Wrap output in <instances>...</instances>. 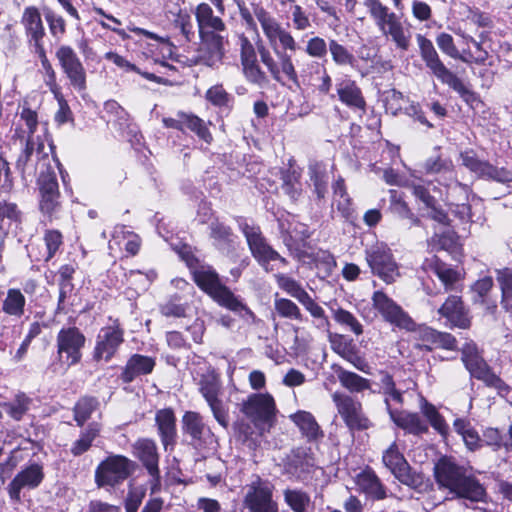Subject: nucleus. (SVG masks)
Returning a JSON list of instances; mask_svg holds the SVG:
<instances>
[{
  "instance_id": "obj_1",
  "label": "nucleus",
  "mask_w": 512,
  "mask_h": 512,
  "mask_svg": "<svg viewBox=\"0 0 512 512\" xmlns=\"http://www.w3.org/2000/svg\"><path fill=\"white\" fill-rule=\"evenodd\" d=\"M435 481L440 489H447L452 498L468 499L472 502L482 501L485 488L479 480L468 472L467 468L456 463L452 458L441 457L433 468Z\"/></svg>"
},
{
  "instance_id": "obj_2",
  "label": "nucleus",
  "mask_w": 512,
  "mask_h": 512,
  "mask_svg": "<svg viewBox=\"0 0 512 512\" xmlns=\"http://www.w3.org/2000/svg\"><path fill=\"white\" fill-rule=\"evenodd\" d=\"M417 43L421 59L433 76L456 91L466 103L472 105L478 100L476 93L466 87L463 81L445 66L431 40L418 34Z\"/></svg>"
},
{
  "instance_id": "obj_3",
  "label": "nucleus",
  "mask_w": 512,
  "mask_h": 512,
  "mask_svg": "<svg viewBox=\"0 0 512 512\" xmlns=\"http://www.w3.org/2000/svg\"><path fill=\"white\" fill-rule=\"evenodd\" d=\"M197 286L211 296L219 305L233 311H245L250 316L253 312L224 284L219 275L210 266L201 265L192 272Z\"/></svg>"
},
{
  "instance_id": "obj_4",
  "label": "nucleus",
  "mask_w": 512,
  "mask_h": 512,
  "mask_svg": "<svg viewBox=\"0 0 512 512\" xmlns=\"http://www.w3.org/2000/svg\"><path fill=\"white\" fill-rule=\"evenodd\" d=\"M461 360L472 378L482 381L487 387L496 389L499 394L509 392V386L493 372L480 354L476 344L469 342L463 345Z\"/></svg>"
},
{
  "instance_id": "obj_5",
  "label": "nucleus",
  "mask_w": 512,
  "mask_h": 512,
  "mask_svg": "<svg viewBox=\"0 0 512 512\" xmlns=\"http://www.w3.org/2000/svg\"><path fill=\"white\" fill-rule=\"evenodd\" d=\"M240 411L259 430L270 429L276 417L274 398L268 393H254L240 404Z\"/></svg>"
},
{
  "instance_id": "obj_6",
  "label": "nucleus",
  "mask_w": 512,
  "mask_h": 512,
  "mask_svg": "<svg viewBox=\"0 0 512 512\" xmlns=\"http://www.w3.org/2000/svg\"><path fill=\"white\" fill-rule=\"evenodd\" d=\"M135 468V462L126 456L110 455L97 466L95 483L98 487H115L128 479Z\"/></svg>"
},
{
  "instance_id": "obj_7",
  "label": "nucleus",
  "mask_w": 512,
  "mask_h": 512,
  "mask_svg": "<svg viewBox=\"0 0 512 512\" xmlns=\"http://www.w3.org/2000/svg\"><path fill=\"white\" fill-rule=\"evenodd\" d=\"M39 190V208L49 220L58 217L61 208V193L55 171L48 166L37 178Z\"/></svg>"
},
{
  "instance_id": "obj_8",
  "label": "nucleus",
  "mask_w": 512,
  "mask_h": 512,
  "mask_svg": "<svg viewBox=\"0 0 512 512\" xmlns=\"http://www.w3.org/2000/svg\"><path fill=\"white\" fill-rule=\"evenodd\" d=\"M241 230L246 237L252 256L266 272L274 270L271 265L272 261H279L283 265L288 263L286 258L282 257L267 243L259 227L244 223L241 225Z\"/></svg>"
},
{
  "instance_id": "obj_9",
  "label": "nucleus",
  "mask_w": 512,
  "mask_h": 512,
  "mask_svg": "<svg viewBox=\"0 0 512 512\" xmlns=\"http://www.w3.org/2000/svg\"><path fill=\"white\" fill-rule=\"evenodd\" d=\"M332 399L338 413L351 431H363L372 426L371 421L363 412L361 402L340 392H335Z\"/></svg>"
},
{
  "instance_id": "obj_10",
  "label": "nucleus",
  "mask_w": 512,
  "mask_h": 512,
  "mask_svg": "<svg viewBox=\"0 0 512 512\" xmlns=\"http://www.w3.org/2000/svg\"><path fill=\"white\" fill-rule=\"evenodd\" d=\"M382 460L402 484L411 488H418L423 484L422 475L411 469L395 442L385 450Z\"/></svg>"
},
{
  "instance_id": "obj_11",
  "label": "nucleus",
  "mask_w": 512,
  "mask_h": 512,
  "mask_svg": "<svg viewBox=\"0 0 512 512\" xmlns=\"http://www.w3.org/2000/svg\"><path fill=\"white\" fill-rule=\"evenodd\" d=\"M57 354L68 367L80 362L86 338L77 327L62 328L57 335Z\"/></svg>"
},
{
  "instance_id": "obj_12",
  "label": "nucleus",
  "mask_w": 512,
  "mask_h": 512,
  "mask_svg": "<svg viewBox=\"0 0 512 512\" xmlns=\"http://www.w3.org/2000/svg\"><path fill=\"white\" fill-rule=\"evenodd\" d=\"M199 391L208 403L215 420L224 428L229 426L228 410L220 399L221 382L214 373L202 375L199 381Z\"/></svg>"
},
{
  "instance_id": "obj_13",
  "label": "nucleus",
  "mask_w": 512,
  "mask_h": 512,
  "mask_svg": "<svg viewBox=\"0 0 512 512\" xmlns=\"http://www.w3.org/2000/svg\"><path fill=\"white\" fill-rule=\"evenodd\" d=\"M462 164L478 177L508 185L512 182V170L499 167L488 161L480 160L473 150L460 154Z\"/></svg>"
},
{
  "instance_id": "obj_14",
  "label": "nucleus",
  "mask_w": 512,
  "mask_h": 512,
  "mask_svg": "<svg viewBox=\"0 0 512 512\" xmlns=\"http://www.w3.org/2000/svg\"><path fill=\"white\" fill-rule=\"evenodd\" d=\"M132 452L149 474L152 490L154 491L161 482L160 455L156 442L150 438H139L132 445Z\"/></svg>"
},
{
  "instance_id": "obj_15",
  "label": "nucleus",
  "mask_w": 512,
  "mask_h": 512,
  "mask_svg": "<svg viewBox=\"0 0 512 512\" xmlns=\"http://www.w3.org/2000/svg\"><path fill=\"white\" fill-rule=\"evenodd\" d=\"M374 308L381 314L386 322L408 331L414 330L415 322L412 318L384 292L376 291L372 296Z\"/></svg>"
},
{
  "instance_id": "obj_16",
  "label": "nucleus",
  "mask_w": 512,
  "mask_h": 512,
  "mask_svg": "<svg viewBox=\"0 0 512 512\" xmlns=\"http://www.w3.org/2000/svg\"><path fill=\"white\" fill-rule=\"evenodd\" d=\"M56 58L70 84L78 91H84L86 71L76 52L70 46L62 45L56 51Z\"/></svg>"
},
{
  "instance_id": "obj_17",
  "label": "nucleus",
  "mask_w": 512,
  "mask_h": 512,
  "mask_svg": "<svg viewBox=\"0 0 512 512\" xmlns=\"http://www.w3.org/2000/svg\"><path fill=\"white\" fill-rule=\"evenodd\" d=\"M243 503L249 512H278L272 487L263 483L260 478L249 485Z\"/></svg>"
},
{
  "instance_id": "obj_18",
  "label": "nucleus",
  "mask_w": 512,
  "mask_h": 512,
  "mask_svg": "<svg viewBox=\"0 0 512 512\" xmlns=\"http://www.w3.org/2000/svg\"><path fill=\"white\" fill-rule=\"evenodd\" d=\"M124 341V330L115 321L114 325L103 327L96 341L94 359L109 361Z\"/></svg>"
},
{
  "instance_id": "obj_19",
  "label": "nucleus",
  "mask_w": 512,
  "mask_h": 512,
  "mask_svg": "<svg viewBox=\"0 0 512 512\" xmlns=\"http://www.w3.org/2000/svg\"><path fill=\"white\" fill-rule=\"evenodd\" d=\"M258 51L260 54L261 62L267 67L269 73L275 81L281 82L282 71L290 81H292L296 86H300L297 72L289 54L286 52L276 51L277 57L279 59L278 64L265 47H259Z\"/></svg>"
},
{
  "instance_id": "obj_20",
  "label": "nucleus",
  "mask_w": 512,
  "mask_h": 512,
  "mask_svg": "<svg viewBox=\"0 0 512 512\" xmlns=\"http://www.w3.org/2000/svg\"><path fill=\"white\" fill-rule=\"evenodd\" d=\"M415 341L414 347L419 350L432 351L435 348L457 349V340L453 335L426 326L420 327L415 331Z\"/></svg>"
},
{
  "instance_id": "obj_21",
  "label": "nucleus",
  "mask_w": 512,
  "mask_h": 512,
  "mask_svg": "<svg viewBox=\"0 0 512 512\" xmlns=\"http://www.w3.org/2000/svg\"><path fill=\"white\" fill-rule=\"evenodd\" d=\"M366 259L373 273L386 283H393L399 276L397 265L388 250L376 247L367 251Z\"/></svg>"
},
{
  "instance_id": "obj_22",
  "label": "nucleus",
  "mask_w": 512,
  "mask_h": 512,
  "mask_svg": "<svg viewBox=\"0 0 512 512\" xmlns=\"http://www.w3.org/2000/svg\"><path fill=\"white\" fill-rule=\"evenodd\" d=\"M44 473L42 466L31 464L20 471L8 485V494L13 501H20V492L23 488H36L42 482Z\"/></svg>"
},
{
  "instance_id": "obj_23",
  "label": "nucleus",
  "mask_w": 512,
  "mask_h": 512,
  "mask_svg": "<svg viewBox=\"0 0 512 512\" xmlns=\"http://www.w3.org/2000/svg\"><path fill=\"white\" fill-rule=\"evenodd\" d=\"M438 314L444 317L453 327L468 329L471 326L469 311L460 296H449L438 309Z\"/></svg>"
},
{
  "instance_id": "obj_24",
  "label": "nucleus",
  "mask_w": 512,
  "mask_h": 512,
  "mask_svg": "<svg viewBox=\"0 0 512 512\" xmlns=\"http://www.w3.org/2000/svg\"><path fill=\"white\" fill-rule=\"evenodd\" d=\"M314 455L309 447H297L287 455L284 470L285 473L301 479L304 474L309 473L314 467Z\"/></svg>"
},
{
  "instance_id": "obj_25",
  "label": "nucleus",
  "mask_w": 512,
  "mask_h": 512,
  "mask_svg": "<svg viewBox=\"0 0 512 512\" xmlns=\"http://www.w3.org/2000/svg\"><path fill=\"white\" fill-rule=\"evenodd\" d=\"M155 423L165 449L176 443V417L171 408L160 409L155 414Z\"/></svg>"
},
{
  "instance_id": "obj_26",
  "label": "nucleus",
  "mask_w": 512,
  "mask_h": 512,
  "mask_svg": "<svg viewBox=\"0 0 512 512\" xmlns=\"http://www.w3.org/2000/svg\"><path fill=\"white\" fill-rule=\"evenodd\" d=\"M155 367V360L149 356L134 354L132 355L121 373V380L124 383H131L135 378L141 375L150 374Z\"/></svg>"
},
{
  "instance_id": "obj_27",
  "label": "nucleus",
  "mask_w": 512,
  "mask_h": 512,
  "mask_svg": "<svg viewBox=\"0 0 512 512\" xmlns=\"http://www.w3.org/2000/svg\"><path fill=\"white\" fill-rule=\"evenodd\" d=\"M422 268L434 273L443 283L446 291L455 289L456 284L460 281V273L440 261L436 256L426 259Z\"/></svg>"
},
{
  "instance_id": "obj_28",
  "label": "nucleus",
  "mask_w": 512,
  "mask_h": 512,
  "mask_svg": "<svg viewBox=\"0 0 512 512\" xmlns=\"http://www.w3.org/2000/svg\"><path fill=\"white\" fill-rule=\"evenodd\" d=\"M290 419L308 442H317L324 437L323 430L310 412L297 411L290 415Z\"/></svg>"
},
{
  "instance_id": "obj_29",
  "label": "nucleus",
  "mask_w": 512,
  "mask_h": 512,
  "mask_svg": "<svg viewBox=\"0 0 512 512\" xmlns=\"http://www.w3.org/2000/svg\"><path fill=\"white\" fill-rule=\"evenodd\" d=\"M380 393L384 396V403L386 410L390 415V412L397 411L398 408H393V404L402 406L403 392L396 387V383L388 372H380Z\"/></svg>"
},
{
  "instance_id": "obj_30",
  "label": "nucleus",
  "mask_w": 512,
  "mask_h": 512,
  "mask_svg": "<svg viewBox=\"0 0 512 512\" xmlns=\"http://www.w3.org/2000/svg\"><path fill=\"white\" fill-rule=\"evenodd\" d=\"M195 15L200 36H204L210 32L223 31L225 29V24L222 19L215 16L212 8L206 3H201L197 6Z\"/></svg>"
},
{
  "instance_id": "obj_31",
  "label": "nucleus",
  "mask_w": 512,
  "mask_h": 512,
  "mask_svg": "<svg viewBox=\"0 0 512 512\" xmlns=\"http://www.w3.org/2000/svg\"><path fill=\"white\" fill-rule=\"evenodd\" d=\"M469 189L466 185L457 183L451 188V202L449 203L451 212L462 221H468L471 218V206L468 201Z\"/></svg>"
},
{
  "instance_id": "obj_32",
  "label": "nucleus",
  "mask_w": 512,
  "mask_h": 512,
  "mask_svg": "<svg viewBox=\"0 0 512 512\" xmlns=\"http://www.w3.org/2000/svg\"><path fill=\"white\" fill-rule=\"evenodd\" d=\"M390 419L399 428L412 434H421L427 432L428 427L417 413H410L403 410L390 412Z\"/></svg>"
},
{
  "instance_id": "obj_33",
  "label": "nucleus",
  "mask_w": 512,
  "mask_h": 512,
  "mask_svg": "<svg viewBox=\"0 0 512 512\" xmlns=\"http://www.w3.org/2000/svg\"><path fill=\"white\" fill-rule=\"evenodd\" d=\"M356 483L359 489L376 500L386 497V490L378 476L372 470H364L357 475Z\"/></svg>"
},
{
  "instance_id": "obj_34",
  "label": "nucleus",
  "mask_w": 512,
  "mask_h": 512,
  "mask_svg": "<svg viewBox=\"0 0 512 512\" xmlns=\"http://www.w3.org/2000/svg\"><path fill=\"white\" fill-rule=\"evenodd\" d=\"M182 428L184 433L188 434L195 444L201 443L205 435L210 432L203 421V417L194 411H187L183 415Z\"/></svg>"
},
{
  "instance_id": "obj_35",
  "label": "nucleus",
  "mask_w": 512,
  "mask_h": 512,
  "mask_svg": "<svg viewBox=\"0 0 512 512\" xmlns=\"http://www.w3.org/2000/svg\"><path fill=\"white\" fill-rule=\"evenodd\" d=\"M21 23L25 28L29 42L43 39L45 36V29L38 8L34 6L26 7L21 18Z\"/></svg>"
},
{
  "instance_id": "obj_36",
  "label": "nucleus",
  "mask_w": 512,
  "mask_h": 512,
  "mask_svg": "<svg viewBox=\"0 0 512 512\" xmlns=\"http://www.w3.org/2000/svg\"><path fill=\"white\" fill-rule=\"evenodd\" d=\"M337 93L341 102L347 106L365 111L366 101L355 81H344L339 85Z\"/></svg>"
},
{
  "instance_id": "obj_37",
  "label": "nucleus",
  "mask_w": 512,
  "mask_h": 512,
  "mask_svg": "<svg viewBox=\"0 0 512 512\" xmlns=\"http://www.w3.org/2000/svg\"><path fill=\"white\" fill-rule=\"evenodd\" d=\"M102 426L98 422H91L81 431L80 436L75 440L70 448L73 456L79 457L90 450L93 441L100 436Z\"/></svg>"
},
{
  "instance_id": "obj_38",
  "label": "nucleus",
  "mask_w": 512,
  "mask_h": 512,
  "mask_svg": "<svg viewBox=\"0 0 512 512\" xmlns=\"http://www.w3.org/2000/svg\"><path fill=\"white\" fill-rule=\"evenodd\" d=\"M384 36L390 37L396 46L401 50H408L410 36L406 35L405 29L399 17L395 14L385 23L384 28L379 30Z\"/></svg>"
},
{
  "instance_id": "obj_39",
  "label": "nucleus",
  "mask_w": 512,
  "mask_h": 512,
  "mask_svg": "<svg viewBox=\"0 0 512 512\" xmlns=\"http://www.w3.org/2000/svg\"><path fill=\"white\" fill-rule=\"evenodd\" d=\"M342 387L351 393H361L370 389V381L354 372L345 370L341 366L333 367Z\"/></svg>"
},
{
  "instance_id": "obj_40",
  "label": "nucleus",
  "mask_w": 512,
  "mask_h": 512,
  "mask_svg": "<svg viewBox=\"0 0 512 512\" xmlns=\"http://www.w3.org/2000/svg\"><path fill=\"white\" fill-rule=\"evenodd\" d=\"M235 435L242 444L251 450H255L259 445V439L264 431H259L252 423L239 420L234 424Z\"/></svg>"
},
{
  "instance_id": "obj_41",
  "label": "nucleus",
  "mask_w": 512,
  "mask_h": 512,
  "mask_svg": "<svg viewBox=\"0 0 512 512\" xmlns=\"http://www.w3.org/2000/svg\"><path fill=\"white\" fill-rule=\"evenodd\" d=\"M335 352L343 359L351 363L357 370L363 373H369L370 366L366 359L359 353L355 345L350 342L339 343L335 348Z\"/></svg>"
},
{
  "instance_id": "obj_42",
  "label": "nucleus",
  "mask_w": 512,
  "mask_h": 512,
  "mask_svg": "<svg viewBox=\"0 0 512 512\" xmlns=\"http://www.w3.org/2000/svg\"><path fill=\"white\" fill-rule=\"evenodd\" d=\"M309 177L314 187V192L319 200L325 198L329 182V176L323 163L314 162L309 165Z\"/></svg>"
},
{
  "instance_id": "obj_43",
  "label": "nucleus",
  "mask_w": 512,
  "mask_h": 512,
  "mask_svg": "<svg viewBox=\"0 0 512 512\" xmlns=\"http://www.w3.org/2000/svg\"><path fill=\"white\" fill-rule=\"evenodd\" d=\"M26 299L19 289L11 288L2 302V311L9 316L20 318L25 312Z\"/></svg>"
},
{
  "instance_id": "obj_44",
  "label": "nucleus",
  "mask_w": 512,
  "mask_h": 512,
  "mask_svg": "<svg viewBox=\"0 0 512 512\" xmlns=\"http://www.w3.org/2000/svg\"><path fill=\"white\" fill-rule=\"evenodd\" d=\"M496 280L501 290V304L507 312H512V269L502 268L496 271Z\"/></svg>"
},
{
  "instance_id": "obj_45",
  "label": "nucleus",
  "mask_w": 512,
  "mask_h": 512,
  "mask_svg": "<svg viewBox=\"0 0 512 512\" xmlns=\"http://www.w3.org/2000/svg\"><path fill=\"white\" fill-rule=\"evenodd\" d=\"M333 205H336L337 210L341 213L342 217L346 219H348L353 212L352 202L346 192L343 178H339L333 185Z\"/></svg>"
},
{
  "instance_id": "obj_46",
  "label": "nucleus",
  "mask_w": 512,
  "mask_h": 512,
  "mask_svg": "<svg viewBox=\"0 0 512 512\" xmlns=\"http://www.w3.org/2000/svg\"><path fill=\"white\" fill-rule=\"evenodd\" d=\"M21 213L14 203L0 202V235L8 234L20 222Z\"/></svg>"
},
{
  "instance_id": "obj_47",
  "label": "nucleus",
  "mask_w": 512,
  "mask_h": 512,
  "mask_svg": "<svg viewBox=\"0 0 512 512\" xmlns=\"http://www.w3.org/2000/svg\"><path fill=\"white\" fill-rule=\"evenodd\" d=\"M99 407V401L97 398L92 396L81 397L73 408L74 420L79 427H82L84 423L90 419L92 413Z\"/></svg>"
},
{
  "instance_id": "obj_48",
  "label": "nucleus",
  "mask_w": 512,
  "mask_h": 512,
  "mask_svg": "<svg viewBox=\"0 0 512 512\" xmlns=\"http://www.w3.org/2000/svg\"><path fill=\"white\" fill-rule=\"evenodd\" d=\"M390 193L391 200L389 208L391 213L402 219L409 220L410 226H419L421 224V220L411 211L407 203L398 196L397 191L391 190Z\"/></svg>"
},
{
  "instance_id": "obj_49",
  "label": "nucleus",
  "mask_w": 512,
  "mask_h": 512,
  "mask_svg": "<svg viewBox=\"0 0 512 512\" xmlns=\"http://www.w3.org/2000/svg\"><path fill=\"white\" fill-rule=\"evenodd\" d=\"M32 400L25 394H18L9 402L2 404L5 413L16 421H20L28 412Z\"/></svg>"
},
{
  "instance_id": "obj_50",
  "label": "nucleus",
  "mask_w": 512,
  "mask_h": 512,
  "mask_svg": "<svg viewBox=\"0 0 512 512\" xmlns=\"http://www.w3.org/2000/svg\"><path fill=\"white\" fill-rule=\"evenodd\" d=\"M364 6L367 8L379 30L384 28L385 23L390 17L395 15V13L391 12L380 0H364Z\"/></svg>"
},
{
  "instance_id": "obj_51",
  "label": "nucleus",
  "mask_w": 512,
  "mask_h": 512,
  "mask_svg": "<svg viewBox=\"0 0 512 512\" xmlns=\"http://www.w3.org/2000/svg\"><path fill=\"white\" fill-rule=\"evenodd\" d=\"M284 500L294 512H306L310 506V496L299 489L284 490Z\"/></svg>"
},
{
  "instance_id": "obj_52",
  "label": "nucleus",
  "mask_w": 512,
  "mask_h": 512,
  "mask_svg": "<svg viewBox=\"0 0 512 512\" xmlns=\"http://www.w3.org/2000/svg\"><path fill=\"white\" fill-rule=\"evenodd\" d=\"M329 51L333 61L340 66H355V56L343 45L339 44L336 40L329 41Z\"/></svg>"
},
{
  "instance_id": "obj_53",
  "label": "nucleus",
  "mask_w": 512,
  "mask_h": 512,
  "mask_svg": "<svg viewBox=\"0 0 512 512\" xmlns=\"http://www.w3.org/2000/svg\"><path fill=\"white\" fill-rule=\"evenodd\" d=\"M184 118V127L188 128L192 132H194L200 139L205 141L206 143L212 142V135L207 128L205 122L194 114H185Z\"/></svg>"
},
{
  "instance_id": "obj_54",
  "label": "nucleus",
  "mask_w": 512,
  "mask_h": 512,
  "mask_svg": "<svg viewBox=\"0 0 512 512\" xmlns=\"http://www.w3.org/2000/svg\"><path fill=\"white\" fill-rule=\"evenodd\" d=\"M333 317L337 323L350 329L355 335L363 333V326L358 319L343 308L333 309Z\"/></svg>"
},
{
  "instance_id": "obj_55",
  "label": "nucleus",
  "mask_w": 512,
  "mask_h": 512,
  "mask_svg": "<svg viewBox=\"0 0 512 512\" xmlns=\"http://www.w3.org/2000/svg\"><path fill=\"white\" fill-rule=\"evenodd\" d=\"M422 413L437 432H439L442 436H446L448 434L449 427L434 405L425 402L422 407Z\"/></svg>"
},
{
  "instance_id": "obj_56",
  "label": "nucleus",
  "mask_w": 512,
  "mask_h": 512,
  "mask_svg": "<svg viewBox=\"0 0 512 512\" xmlns=\"http://www.w3.org/2000/svg\"><path fill=\"white\" fill-rule=\"evenodd\" d=\"M275 278L279 287L297 299L299 302L307 294L304 288L293 278L284 274H276Z\"/></svg>"
},
{
  "instance_id": "obj_57",
  "label": "nucleus",
  "mask_w": 512,
  "mask_h": 512,
  "mask_svg": "<svg viewBox=\"0 0 512 512\" xmlns=\"http://www.w3.org/2000/svg\"><path fill=\"white\" fill-rule=\"evenodd\" d=\"M423 169L427 174L448 173L453 170L452 161L441 156L430 157L423 164Z\"/></svg>"
},
{
  "instance_id": "obj_58",
  "label": "nucleus",
  "mask_w": 512,
  "mask_h": 512,
  "mask_svg": "<svg viewBox=\"0 0 512 512\" xmlns=\"http://www.w3.org/2000/svg\"><path fill=\"white\" fill-rule=\"evenodd\" d=\"M211 237L221 246H230L233 242V232L230 227L219 221H214L210 225Z\"/></svg>"
},
{
  "instance_id": "obj_59",
  "label": "nucleus",
  "mask_w": 512,
  "mask_h": 512,
  "mask_svg": "<svg viewBox=\"0 0 512 512\" xmlns=\"http://www.w3.org/2000/svg\"><path fill=\"white\" fill-rule=\"evenodd\" d=\"M275 310L283 318L301 320L302 314L299 307L291 300L280 298L275 300Z\"/></svg>"
},
{
  "instance_id": "obj_60",
  "label": "nucleus",
  "mask_w": 512,
  "mask_h": 512,
  "mask_svg": "<svg viewBox=\"0 0 512 512\" xmlns=\"http://www.w3.org/2000/svg\"><path fill=\"white\" fill-rule=\"evenodd\" d=\"M243 66V72L247 80L260 87L268 84L269 80L264 71L261 70L257 61L247 63Z\"/></svg>"
},
{
  "instance_id": "obj_61",
  "label": "nucleus",
  "mask_w": 512,
  "mask_h": 512,
  "mask_svg": "<svg viewBox=\"0 0 512 512\" xmlns=\"http://www.w3.org/2000/svg\"><path fill=\"white\" fill-rule=\"evenodd\" d=\"M436 43L441 51L451 58L460 59L463 62H468V60L462 57L454 44L453 37L448 33H440L436 38Z\"/></svg>"
},
{
  "instance_id": "obj_62",
  "label": "nucleus",
  "mask_w": 512,
  "mask_h": 512,
  "mask_svg": "<svg viewBox=\"0 0 512 512\" xmlns=\"http://www.w3.org/2000/svg\"><path fill=\"white\" fill-rule=\"evenodd\" d=\"M160 313L165 317L182 318L186 316L187 304L180 303L177 298H171L160 305Z\"/></svg>"
},
{
  "instance_id": "obj_63",
  "label": "nucleus",
  "mask_w": 512,
  "mask_h": 512,
  "mask_svg": "<svg viewBox=\"0 0 512 512\" xmlns=\"http://www.w3.org/2000/svg\"><path fill=\"white\" fill-rule=\"evenodd\" d=\"M300 303L310 312V314L317 319H320V323L318 324L319 328H328L329 320L325 316V312L323 308L318 305L307 293L303 299H301Z\"/></svg>"
},
{
  "instance_id": "obj_64",
  "label": "nucleus",
  "mask_w": 512,
  "mask_h": 512,
  "mask_svg": "<svg viewBox=\"0 0 512 512\" xmlns=\"http://www.w3.org/2000/svg\"><path fill=\"white\" fill-rule=\"evenodd\" d=\"M44 241L47 253L43 256V260L48 262L61 246L62 234L58 230H48L44 235Z\"/></svg>"
}]
</instances>
